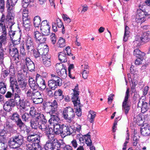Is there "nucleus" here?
Masks as SVG:
<instances>
[{"label":"nucleus","mask_w":150,"mask_h":150,"mask_svg":"<svg viewBox=\"0 0 150 150\" xmlns=\"http://www.w3.org/2000/svg\"><path fill=\"white\" fill-rule=\"evenodd\" d=\"M53 114H50L51 117L49 120V123L51 125H53L58 124V122L59 120V119L58 116Z\"/></svg>","instance_id":"obj_21"},{"label":"nucleus","mask_w":150,"mask_h":150,"mask_svg":"<svg viewBox=\"0 0 150 150\" xmlns=\"http://www.w3.org/2000/svg\"><path fill=\"white\" fill-rule=\"evenodd\" d=\"M53 142H54V140L52 142H47L45 146V149L46 150H52L53 147Z\"/></svg>","instance_id":"obj_46"},{"label":"nucleus","mask_w":150,"mask_h":150,"mask_svg":"<svg viewBox=\"0 0 150 150\" xmlns=\"http://www.w3.org/2000/svg\"><path fill=\"white\" fill-rule=\"evenodd\" d=\"M50 26L47 21L44 20L42 21L40 29L42 33L45 35H48L50 33Z\"/></svg>","instance_id":"obj_11"},{"label":"nucleus","mask_w":150,"mask_h":150,"mask_svg":"<svg viewBox=\"0 0 150 150\" xmlns=\"http://www.w3.org/2000/svg\"><path fill=\"white\" fill-rule=\"evenodd\" d=\"M51 76L52 79L54 80L56 82V84L57 83L58 86H60L62 85V81L60 78L54 73L51 74Z\"/></svg>","instance_id":"obj_31"},{"label":"nucleus","mask_w":150,"mask_h":150,"mask_svg":"<svg viewBox=\"0 0 150 150\" xmlns=\"http://www.w3.org/2000/svg\"><path fill=\"white\" fill-rule=\"evenodd\" d=\"M57 73L63 79L65 78L67 75V70L65 67L62 69L61 71H58Z\"/></svg>","instance_id":"obj_43"},{"label":"nucleus","mask_w":150,"mask_h":150,"mask_svg":"<svg viewBox=\"0 0 150 150\" xmlns=\"http://www.w3.org/2000/svg\"><path fill=\"white\" fill-rule=\"evenodd\" d=\"M8 148L7 144L0 141V150H6Z\"/></svg>","instance_id":"obj_53"},{"label":"nucleus","mask_w":150,"mask_h":150,"mask_svg":"<svg viewBox=\"0 0 150 150\" xmlns=\"http://www.w3.org/2000/svg\"><path fill=\"white\" fill-rule=\"evenodd\" d=\"M34 25L35 27H39L41 26L40 22L41 20L39 16H35L33 19Z\"/></svg>","instance_id":"obj_37"},{"label":"nucleus","mask_w":150,"mask_h":150,"mask_svg":"<svg viewBox=\"0 0 150 150\" xmlns=\"http://www.w3.org/2000/svg\"><path fill=\"white\" fill-rule=\"evenodd\" d=\"M14 99L16 104L21 109H22L25 111H27L30 108V104L29 102L23 99L21 100L18 94H15Z\"/></svg>","instance_id":"obj_1"},{"label":"nucleus","mask_w":150,"mask_h":150,"mask_svg":"<svg viewBox=\"0 0 150 150\" xmlns=\"http://www.w3.org/2000/svg\"><path fill=\"white\" fill-rule=\"evenodd\" d=\"M47 46L45 45L44 47L38 50L39 53L41 56H42V58L44 56L47 57L48 55L47 54L48 52V49L46 47Z\"/></svg>","instance_id":"obj_28"},{"label":"nucleus","mask_w":150,"mask_h":150,"mask_svg":"<svg viewBox=\"0 0 150 150\" xmlns=\"http://www.w3.org/2000/svg\"><path fill=\"white\" fill-rule=\"evenodd\" d=\"M33 35L36 41H38L41 43L44 42L46 40V38L38 31H35Z\"/></svg>","instance_id":"obj_15"},{"label":"nucleus","mask_w":150,"mask_h":150,"mask_svg":"<svg viewBox=\"0 0 150 150\" xmlns=\"http://www.w3.org/2000/svg\"><path fill=\"white\" fill-rule=\"evenodd\" d=\"M4 0H0V11L2 12L4 9Z\"/></svg>","instance_id":"obj_63"},{"label":"nucleus","mask_w":150,"mask_h":150,"mask_svg":"<svg viewBox=\"0 0 150 150\" xmlns=\"http://www.w3.org/2000/svg\"><path fill=\"white\" fill-rule=\"evenodd\" d=\"M27 149L28 150H41V146L39 144L35 143L29 144H27Z\"/></svg>","instance_id":"obj_22"},{"label":"nucleus","mask_w":150,"mask_h":150,"mask_svg":"<svg viewBox=\"0 0 150 150\" xmlns=\"http://www.w3.org/2000/svg\"><path fill=\"white\" fill-rule=\"evenodd\" d=\"M43 61V64L46 67H49L51 65V62L50 57H48V56L46 57L44 56L42 58Z\"/></svg>","instance_id":"obj_41"},{"label":"nucleus","mask_w":150,"mask_h":150,"mask_svg":"<svg viewBox=\"0 0 150 150\" xmlns=\"http://www.w3.org/2000/svg\"><path fill=\"white\" fill-rule=\"evenodd\" d=\"M133 54L138 58H142L145 55V54L142 52L138 49H136L134 50L133 52Z\"/></svg>","instance_id":"obj_39"},{"label":"nucleus","mask_w":150,"mask_h":150,"mask_svg":"<svg viewBox=\"0 0 150 150\" xmlns=\"http://www.w3.org/2000/svg\"><path fill=\"white\" fill-rule=\"evenodd\" d=\"M5 16L3 14L0 20V28L2 29V33H6L7 30L10 29L11 30L13 23L6 21L5 23Z\"/></svg>","instance_id":"obj_4"},{"label":"nucleus","mask_w":150,"mask_h":150,"mask_svg":"<svg viewBox=\"0 0 150 150\" xmlns=\"http://www.w3.org/2000/svg\"><path fill=\"white\" fill-rule=\"evenodd\" d=\"M138 106V107L141 108V112L143 113L146 112L149 109V105L148 103L141 100L139 101Z\"/></svg>","instance_id":"obj_17"},{"label":"nucleus","mask_w":150,"mask_h":150,"mask_svg":"<svg viewBox=\"0 0 150 150\" xmlns=\"http://www.w3.org/2000/svg\"><path fill=\"white\" fill-rule=\"evenodd\" d=\"M58 57L59 60L62 62H67V55L65 52H60Z\"/></svg>","instance_id":"obj_32"},{"label":"nucleus","mask_w":150,"mask_h":150,"mask_svg":"<svg viewBox=\"0 0 150 150\" xmlns=\"http://www.w3.org/2000/svg\"><path fill=\"white\" fill-rule=\"evenodd\" d=\"M62 91L60 90L59 89L57 91H56L54 93L55 96H58L56 100L57 101H59L62 100L64 98V96L62 95Z\"/></svg>","instance_id":"obj_33"},{"label":"nucleus","mask_w":150,"mask_h":150,"mask_svg":"<svg viewBox=\"0 0 150 150\" xmlns=\"http://www.w3.org/2000/svg\"><path fill=\"white\" fill-rule=\"evenodd\" d=\"M62 115L64 119L69 123H71L75 116L73 108L70 107H66L63 111Z\"/></svg>","instance_id":"obj_3"},{"label":"nucleus","mask_w":150,"mask_h":150,"mask_svg":"<svg viewBox=\"0 0 150 150\" xmlns=\"http://www.w3.org/2000/svg\"><path fill=\"white\" fill-rule=\"evenodd\" d=\"M81 67L82 71L83 72L84 71H88L89 72V67L88 65L85 64L82 65Z\"/></svg>","instance_id":"obj_62"},{"label":"nucleus","mask_w":150,"mask_h":150,"mask_svg":"<svg viewBox=\"0 0 150 150\" xmlns=\"http://www.w3.org/2000/svg\"><path fill=\"white\" fill-rule=\"evenodd\" d=\"M141 133L144 136H149L150 134V126L147 125L141 129Z\"/></svg>","instance_id":"obj_24"},{"label":"nucleus","mask_w":150,"mask_h":150,"mask_svg":"<svg viewBox=\"0 0 150 150\" xmlns=\"http://www.w3.org/2000/svg\"><path fill=\"white\" fill-rule=\"evenodd\" d=\"M50 40L52 43L53 44H54L56 42V36L54 33H52L50 36Z\"/></svg>","instance_id":"obj_58"},{"label":"nucleus","mask_w":150,"mask_h":150,"mask_svg":"<svg viewBox=\"0 0 150 150\" xmlns=\"http://www.w3.org/2000/svg\"><path fill=\"white\" fill-rule=\"evenodd\" d=\"M57 44L58 47H64L65 45V40L62 38H60Z\"/></svg>","instance_id":"obj_49"},{"label":"nucleus","mask_w":150,"mask_h":150,"mask_svg":"<svg viewBox=\"0 0 150 150\" xmlns=\"http://www.w3.org/2000/svg\"><path fill=\"white\" fill-rule=\"evenodd\" d=\"M23 142V137L20 134H18L10 139L8 143L9 146L11 148H16L22 145Z\"/></svg>","instance_id":"obj_2"},{"label":"nucleus","mask_w":150,"mask_h":150,"mask_svg":"<svg viewBox=\"0 0 150 150\" xmlns=\"http://www.w3.org/2000/svg\"><path fill=\"white\" fill-rule=\"evenodd\" d=\"M53 149L52 150H60V144L57 140H54Z\"/></svg>","instance_id":"obj_50"},{"label":"nucleus","mask_w":150,"mask_h":150,"mask_svg":"<svg viewBox=\"0 0 150 150\" xmlns=\"http://www.w3.org/2000/svg\"><path fill=\"white\" fill-rule=\"evenodd\" d=\"M6 21H8V22L11 23L12 26L15 24L14 21L13 16L12 15L11 12L8 11L7 14V15L6 18Z\"/></svg>","instance_id":"obj_36"},{"label":"nucleus","mask_w":150,"mask_h":150,"mask_svg":"<svg viewBox=\"0 0 150 150\" xmlns=\"http://www.w3.org/2000/svg\"><path fill=\"white\" fill-rule=\"evenodd\" d=\"M47 130V131L45 132V133L50 140H52L54 137V134L53 129L52 128H50Z\"/></svg>","instance_id":"obj_35"},{"label":"nucleus","mask_w":150,"mask_h":150,"mask_svg":"<svg viewBox=\"0 0 150 150\" xmlns=\"http://www.w3.org/2000/svg\"><path fill=\"white\" fill-rule=\"evenodd\" d=\"M17 82L14 77H10V86L11 87L13 91L15 89L16 92L18 94H19L21 93V90L18 87Z\"/></svg>","instance_id":"obj_12"},{"label":"nucleus","mask_w":150,"mask_h":150,"mask_svg":"<svg viewBox=\"0 0 150 150\" xmlns=\"http://www.w3.org/2000/svg\"><path fill=\"white\" fill-rule=\"evenodd\" d=\"M65 67L63 66V64L62 63H57L56 65V70L57 72V73L59 71L64 69Z\"/></svg>","instance_id":"obj_54"},{"label":"nucleus","mask_w":150,"mask_h":150,"mask_svg":"<svg viewBox=\"0 0 150 150\" xmlns=\"http://www.w3.org/2000/svg\"><path fill=\"white\" fill-rule=\"evenodd\" d=\"M43 119H44L45 120H41V121L42 123H41V124H39L38 127L42 131H44L45 132L47 131V129H50V128L47 126L46 124L47 120L45 118L44 115Z\"/></svg>","instance_id":"obj_20"},{"label":"nucleus","mask_w":150,"mask_h":150,"mask_svg":"<svg viewBox=\"0 0 150 150\" xmlns=\"http://www.w3.org/2000/svg\"><path fill=\"white\" fill-rule=\"evenodd\" d=\"M75 109L76 110V111L75 112L76 114L78 116H80L81 115V109L80 105H77V106H74Z\"/></svg>","instance_id":"obj_51"},{"label":"nucleus","mask_w":150,"mask_h":150,"mask_svg":"<svg viewBox=\"0 0 150 150\" xmlns=\"http://www.w3.org/2000/svg\"><path fill=\"white\" fill-rule=\"evenodd\" d=\"M129 90L127 89L126 91L125 99L123 102L122 105V110L126 115L127 114L130 109V106L129 105L128 102V99L129 96Z\"/></svg>","instance_id":"obj_10"},{"label":"nucleus","mask_w":150,"mask_h":150,"mask_svg":"<svg viewBox=\"0 0 150 150\" xmlns=\"http://www.w3.org/2000/svg\"><path fill=\"white\" fill-rule=\"evenodd\" d=\"M29 12L28 10L26 9H24L23 11V19H29L28 16Z\"/></svg>","instance_id":"obj_55"},{"label":"nucleus","mask_w":150,"mask_h":150,"mask_svg":"<svg viewBox=\"0 0 150 150\" xmlns=\"http://www.w3.org/2000/svg\"><path fill=\"white\" fill-rule=\"evenodd\" d=\"M44 118L43 115L38 114L34 117H32L30 122V125L32 128L36 129L38 127L39 125V122L41 121V120H45Z\"/></svg>","instance_id":"obj_8"},{"label":"nucleus","mask_w":150,"mask_h":150,"mask_svg":"<svg viewBox=\"0 0 150 150\" xmlns=\"http://www.w3.org/2000/svg\"><path fill=\"white\" fill-rule=\"evenodd\" d=\"M34 42L33 39L30 37L27 38L24 43V47L29 52L33 49Z\"/></svg>","instance_id":"obj_13"},{"label":"nucleus","mask_w":150,"mask_h":150,"mask_svg":"<svg viewBox=\"0 0 150 150\" xmlns=\"http://www.w3.org/2000/svg\"><path fill=\"white\" fill-rule=\"evenodd\" d=\"M62 134L65 135H70L72 133V129L71 128L64 125H62Z\"/></svg>","instance_id":"obj_25"},{"label":"nucleus","mask_w":150,"mask_h":150,"mask_svg":"<svg viewBox=\"0 0 150 150\" xmlns=\"http://www.w3.org/2000/svg\"><path fill=\"white\" fill-rule=\"evenodd\" d=\"M96 116V113L93 110H90L89 112V118L90 122L91 123L94 122L95 117Z\"/></svg>","instance_id":"obj_38"},{"label":"nucleus","mask_w":150,"mask_h":150,"mask_svg":"<svg viewBox=\"0 0 150 150\" xmlns=\"http://www.w3.org/2000/svg\"><path fill=\"white\" fill-rule=\"evenodd\" d=\"M57 101V100H54L52 102H47L46 103V106L45 109L48 110L50 114H56L58 106Z\"/></svg>","instance_id":"obj_5"},{"label":"nucleus","mask_w":150,"mask_h":150,"mask_svg":"<svg viewBox=\"0 0 150 150\" xmlns=\"http://www.w3.org/2000/svg\"><path fill=\"white\" fill-rule=\"evenodd\" d=\"M30 108V114L33 117H34L36 116H38V114L43 115V114L36 112L35 110V108L34 107H32Z\"/></svg>","instance_id":"obj_48"},{"label":"nucleus","mask_w":150,"mask_h":150,"mask_svg":"<svg viewBox=\"0 0 150 150\" xmlns=\"http://www.w3.org/2000/svg\"><path fill=\"white\" fill-rule=\"evenodd\" d=\"M54 131L56 134H62V125L59 124L54 125Z\"/></svg>","instance_id":"obj_30"},{"label":"nucleus","mask_w":150,"mask_h":150,"mask_svg":"<svg viewBox=\"0 0 150 150\" xmlns=\"http://www.w3.org/2000/svg\"><path fill=\"white\" fill-rule=\"evenodd\" d=\"M84 138L85 140L86 144L88 146H90L92 144L91 140L90 139V137L88 134L84 135Z\"/></svg>","instance_id":"obj_47"},{"label":"nucleus","mask_w":150,"mask_h":150,"mask_svg":"<svg viewBox=\"0 0 150 150\" xmlns=\"http://www.w3.org/2000/svg\"><path fill=\"white\" fill-rule=\"evenodd\" d=\"M15 101L13 99H11L7 101L4 105V108L5 111L9 112L12 108L15 106Z\"/></svg>","instance_id":"obj_14"},{"label":"nucleus","mask_w":150,"mask_h":150,"mask_svg":"<svg viewBox=\"0 0 150 150\" xmlns=\"http://www.w3.org/2000/svg\"><path fill=\"white\" fill-rule=\"evenodd\" d=\"M10 53L11 56L14 57V60L17 62L19 61L20 57L18 55V52L16 48L14 47L13 48L10 49Z\"/></svg>","instance_id":"obj_18"},{"label":"nucleus","mask_w":150,"mask_h":150,"mask_svg":"<svg viewBox=\"0 0 150 150\" xmlns=\"http://www.w3.org/2000/svg\"><path fill=\"white\" fill-rule=\"evenodd\" d=\"M40 133L39 132H35L31 133L27 137V140L36 144H39L40 142Z\"/></svg>","instance_id":"obj_7"},{"label":"nucleus","mask_w":150,"mask_h":150,"mask_svg":"<svg viewBox=\"0 0 150 150\" xmlns=\"http://www.w3.org/2000/svg\"><path fill=\"white\" fill-rule=\"evenodd\" d=\"M35 68V65L33 62H30L28 64L26 65H24L23 68V71H26L28 69L30 71H32Z\"/></svg>","instance_id":"obj_29"},{"label":"nucleus","mask_w":150,"mask_h":150,"mask_svg":"<svg viewBox=\"0 0 150 150\" xmlns=\"http://www.w3.org/2000/svg\"><path fill=\"white\" fill-rule=\"evenodd\" d=\"M6 91V85L2 82H0V92L2 94H4Z\"/></svg>","instance_id":"obj_44"},{"label":"nucleus","mask_w":150,"mask_h":150,"mask_svg":"<svg viewBox=\"0 0 150 150\" xmlns=\"http://www.w3.org/2000/svg\"><path fill=\"white\" fill-rule=\"evenodd\" d=\"M130 33L129 28V27L126 26L125 30V33L123 37V41L125 42L126 41L128 37H129V35Z\"/></svg>","instance_id":"obj_42"},{"label":"nucleus","mask_w":150,"mask_h":150,"mask_svg":"<svg viewBox=\"0 0 150 150\" xmlns=\"http://www.w3.org/2000/svg\"><path fill=\"white\" fill-rule=\"evenodd\" d=\"M22 5L24 8H26L31 2L30 0H22Z\"/></svg>","instance_id":"obj_59"},{"label":"nucleus","mask_w":150,"mask_h":150,"mask_svg":"<svg viewBox=\"0 0 150 150\" xmlns=\"http://www.w3.org/2000/svg\"><path fill=\"white\" fill-rule=\"evenodd\" d=\"M5 50V49L2 48V47L0 49V63L1 64L3 63L4 56L6 54Z\"/></svg>","instance_id":"obj_45"},{"label":"nucleus","mask_w":150,"mask_h":150,"mask_svg":"<svg viewBox=\"0 0 150 150\" xmlns=\"http://www.w3.org/2000/svg\"><path fill=\"white\" fill-rule=\"evenodd\" d=\"M33 102L36 104L41 103L43 101V99L41 97L33 99Z\"/></svg>","instance_id":"obj_64"},{"label":"nucleus","mask_w":150,"mask_h":150,"mask_svg":"<svg viewBox=\"0 0 150 150\" xmlns=\"http://www.w3.org/2000/svg\"><path fill=\"white\" fill-rule=\"evenodd\" d=\"M79 95V92H75L73 93L71 96L72 101L75 106L80 105Z\"/></svg>","instance_id":"obj_19"},{"label":"nucleus","mask_w":150,"mask_h":150,"mask_svg":"<svg viewBox=\"0 0 150 150\" xmlns=\"http://www.w3.org/2000/svg\"><path fill=\"white\" fill-rule=\"evenodd\" d=\"M139 139V137L138 136L137 137L134 135L133 138L132 144L134 146H136L138 143Z\"/></svg>","instance_id":"obj_60"},{"label":"nucleus","mask_w":150,"mask_h":150,"mask_svg":"<svg viewBox=\"0 0 150 150\" xmlns=\"http://www.w3.org/2000/svg\"><path fill=\"white\" fill-rule=\"evenodd\" d=\"M29 84L30 87L34 91L37 90L39 86L36 81L30 77L29 79Z\"/></svg>","instance_id":"obj_23"},{"label":"nucleus","mask_w":150,"mask_h":150,"mask_svg":"<svg viewBox=\"0 0 150 150\" xmlns=\"http://www.w3.org/2000/svg\"><path fill=\"white\" fill-rule=\"evenodd\" d=\"M137 37V39L134 42V44H137V47H138L141 45L142 42H147L150 40V32L147 31L143 33L141 37Z\"/></svg>","instance_id":"obj_6"},{"label":"nucleus","mask_w":150,"mask_h":150,"mask_svg":"<svg viewBox=\"0 0 150 150\" xmlns=\"http://www.w3.org/2000/svg\"><path fill=\"white\" fill-rule=\"evenodd\" d=\"M34 91L33 90L32 91L30 90H28L26 93L27 96L31 99H33Z\"/></svg>","instance_id":"obj_52"},{"label":"nucleus","mask_w":150,"mask_h":150,"mask_svg":"<svg viewBox=\"0 0 150 150\" xmlns=\"http://www.w3.org/2000/svg\"><path fill=\"white\" fill-rule=\"evenodd\" d=\"M17 1V0H6V6L8 9L10 11L12 10Z\"/></svg>","instance_id":"obj_26"},{"label":"nucleus","mask_w":150,"mask_h":150,"mask_svg":"<svg viewBox=\"0 0 150 150\" xmlns=\"http://www.w3.org/2000/svg\"><path fill=\"white\" fill-rule=\"evenodd\" d=\"M3 34L0 36V47L1 48L3 45H4L7 42L6 37L7 31L5 33H2Z\"/></svg>","instance_id":"obj_27"},{"label":"nucleus","mask_w":150,"mask_h":150,"mask_svg":"<svg viewBox=\"0 0 150 150\" xmlns=\"http://www.w3.org/2000/svg\"><path fill=\"white\" fill-rule=\"evenodd\" d=\"M48 85L49 87L52 90H55L57 86L56 84V82L54 79L50 80L48 82Z\"/></svg>","instance_id":"obj_40"},{"label":"nucleus","mask_w":150,"mask_h":150,"mask_svg":"<svg viewBox=\"0 0 150 150\" xmlns=\"http://www.w3.org/2000/svg\"><path fill=\"white\" fill-rule=\"evenodd\" d=\"M23 25L25 28L26 30H29L30 28L31 25H30V21L29 19H23Z\"/></svg>","instance_id":"obj_34"},{"label":"nucleus","mask_w":150,"mask_h":150,"mask_svg":"<svg viewBox=\"0 0 150 150\" xmlns=\"http://www.w3.org/2000/svg\"><path fill=\"white\" fill-rule=\"evenodd\" d=\"M150 14V11L146 12L141 11L137 14L136 21L137 23H141L146 20V18L147 16Z\"/></svg>","instance_id":"obj_9"},{"label":"nucleus","mask_w":150,"mask_h":150,"mask_svg":"<svg viewBox=\"0 0 150 150\" xmlns=\"http://www.w3.org/2000/svg\"><path fill=\"white\" fill-rule=\"evenodd\" d=\"M19 118V115L16 113H14L11 117V120H14L15 122L17 121Z\"/></svg>","instance_id":"obj_56"},{"label":"nucleus","mask_w":150,"mask_h":150,"mask_svg":"<svg viewBox=\"0 0 150 150\" xmlns=\"http://www.w3.org/2000/svg\"><path fill=\"white\" fill-rule=\"evenodd\" d=\"M62 17L66 23H69L71 22L70 19L67 15L63 14Z\"/></svg>","instance_id":"obj_57"},{"label":"nucleus","mask_w":150,"mask_h":150,"mask_svg":"<svg viewBox=\"0 0 150 150\" xmlns=\"http://www.w3.org/2000/svg\"><path fill=\"white\" fill-rule=\"evenodd\" d=\"M40 79L41 81H40L39 87L42 89H45L46 88L45 80L41 78H40Z\"/></svg>","instance_id":"obj_61"},{"label":"nucleus","mask_w":150,"mask_h":150,"mask_svg":"<svg viewBox=\"0 0 150 150\" xmlns=\"http://www.w3.org/2000/svg\"><path fill=\"white\" fill-rule=\"evenodd\" d=\"M23 75L22 74H18L17 83L19 88H21L23 90L25 88L27 84L23 80Z\"/></svg>","instance_id":"obj_16"}]
</instances>
